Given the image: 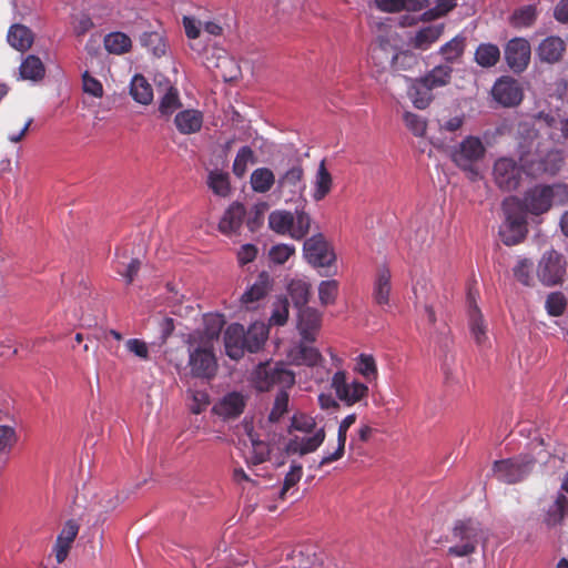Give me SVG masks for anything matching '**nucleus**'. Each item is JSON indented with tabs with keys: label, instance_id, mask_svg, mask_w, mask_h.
Listing matches in <instances>:
<instances>
[{
	"label": "nucleus",
	"instance_id": "c03bdc74",
	"mask_svg": "<svg viewBox=\"0 0 568 568\" xmlns=\"http://www.w3.org/2000/svg\"><path fill=\"white\" fill-rule=\"evenodd\" d=\"M500 59V50L494 43H480L475 51V61L481 68H491Z\"/></svg>",
	"mask_w": 568,
	"mask_h": 568
},
{
	"label": "nucleus",
	"instance_id": "c9c22d12",
	"mask_svg": "<svg viewBox=\"0 0 568 568\" xmlns=\"http://www.w3.org/2000/svg\"><path fill=\"white\" fill-rule=\"evenodd\" d=\"M268 329L263 323H254L245 332V346L250 353L258 352L265 344Z\"/></svg>",
	"mask_w": 568,
	"mask_h": 568
},
{
	"label": "nucleus",
	"instance_id": "6ab92c4d",
	"mask_svg": "<svg viewBox=\"0 0 568 568\" xmlns=\"http://www.w3.org/2000/svg\"><path fill=\"white\" fill-rule=\"evenodd\" d=\"M322 324V314L312 307H304L298 310V324L300 334L305 342L313 343L316 339V333Z\"/></svg>",
	"mask_w": 568,
	"mask_h": 568
},
{
	"label": "nucleus",
	"instance_id": "2f4dec72",
	"mask_svg": "<svg viewBox=\"0 0 568 568\" xmlns=\"http://www.w3.org/2000/svg\"><path fill=\"white\" fill-rule=\"evenodd\" d=\"M453 68L447 64H440L432 69L426 75L419 78L420 82L427 85V89L434 90L449 83Z\"/></svg>",
	"mask_w": 568,
	"mask_h": 568
},
{
	"label": "nucleus",
	"instance_id": "f03ea898",
	"mask_svg": "<svg viewBox=\"0 0 568 568\" xmlns=\"http://www.w3.org/2000/svg\"><path fill=\"white\" fill-rule=\"evenodd\" d=\"M524 213L540 215L548 212L552 202L565 205L568 203V186L565 184L536 185L525 192L519 200Z\"/></svg>",
	"mask_w": 568,
	"mask_h": 568
},
{
	"label": "nucleus",
	"instance_id": "1a4fd4ad",
	"mask_svg": "<svg viewBox=\"0 0 568 568\" xmlns=\"http://www.w3.org/2000/svg\"><path fill=\"white\" fill-rule=\"evenodd\" d=\"M566 267L567 262L564 255L550 250L541 256L537 267V276L544 285L555 286L562 282Z\"/></svg>",
	"mask_w": 568,
	"mask_h": 568
},
{
	"label": "nucleus",
	"instance_id": "0eeeda50",
	"mask_svg": "<svg viewBox=\"0 0 568 568\" xmlns=\"http://www.w3.org/2000/svg\"><path fill=\"white\" fill-rule=\"evenodd\" d=\"M303 253L305 260L312 266L325 270L324 272H321V275H332L331 267L336 261V255L333 247L322 233H317L305 240Z\"/></svg>",
	"mask_w": 568,
	"mask_h": 568
},
{
	"label": "nucleus",
	"instance_id": "3c124183",
	"mask_svg": "<svg viewBox=\"0 0 568 568\" xmlns=\"http://www.w3.org/2000/svg\"><path fill=\"white\" fill-rule=\"evenodd\" d=\"M442 28L440 27H426L420 29L414 37L412 43L414 48L426 50L428 49L434 42H436L440 34H442Z\"/></svg>",
	"mask_w": 568,
	"mask_h": 568
},
{
	"label": "nucleus",
	"instance_id": "f8f14e48",
	"mask_svg": "<svg viewBox=\"0 0 568 568\" xmlns=\"http://www.w3.org/2000/svg\"><path fill=\"white\" fill-rule=\"evenodd\" d=\"M504 54L508 67L515 73H521L530 62V43L524 38L510 39L505 47Z\"/></svg>",
	"mask_w": 568,
	"mask_h": 568
},
{
	"label": "nucleus",
	"instance_id": "4d7b16f0",
	"mask_svg": "<svg viewBox=\"0 0 568 568\" xmlns=\"http://www.w3.org/2000/svg\"><path fill=\"white\" fill-rule=\"evenodd\" d=\"M225 325L224 315L222 314H206L204 316V336L212 341L220 336Z\"/></svg>",
	"mask_w": 568,
	"mask_h": 568
},
{
	"label": "nucleus",
	"instance_id": "a878e982",
	"mask_svg": "<svg viewBox=\"0 0 568 568\" xmlns=\"http://www.w3.org/2000/svg\"><path fill=\"white\" fill-rule=\"evenodd\" d=\"M355 422H356V414L353 413V414L347 415L339 423L338 430H337V448L334 453L325 455L321 459L318 467H323L333 462H336L344 456L345 443H346V438H347V430Z\"/></svg>",
	"mask_w": 568,
	"mask_h": 568
},
{
	"label": "nucleus",
	"instance_id": "473e14b6",
	"mask_svg": "<svg viewBox=\"0 0 568 568\" xmlns=\"http://www.w3.org/2000/svg\"><path fill=\"white\" fill-rule=\"evenodd\" d=\"M139 40L140 44L155 58H161L166 53V41L163 34L158 31H144L140 34Z\"/></svg>",
	"mask_w": 568,
	"mask_h": 568
},
{
	"label": "nucleus",
	"instance_id": "b1692460",
	"mask_svg": "<svg viewBox=\"0 0 568 568\" xmlns=\"http://www.w3.org/2000/svg\"><path fill=\"white\" fill-rule=\"evenodd\" d=\"M203 119V113L201 111L186 109L176 113L174 124L181 134L190 135L201 131Z\"/></svg>",
	"mask_w": 568,
	"mask_h": 568
},
{
	"label": "nucleus",
	"instance_id": "423d86ee",
	"mask_svg": "<svg viewBox=\"0 0 568 568\" xmlns=\"http://www.w3.org/2000/svg\"><path fill=\"white\" fill-rule=\"evenodd\" d=\"M486 154V148L478 136L468 135L450 152L454 164L464 172L478 175L476 163Z\"/></svg>",
	"mask_w": 568,
	"mask_h": 568
},
{
	"label": "nucleus",
	"instance_id": "a18cd8bd",
	"mask_svg": "<svg viewBox=\"0 0 568 568\" xmlns=\"http://www.w3.org/2000/svg\"><path fill=\"white\" fill-rule=\"evenodd\" d=\"M538 17L536 4H526L517 8L510 16V24L515 28H529Z\"/></svg>",
	"mask_w": 568,
	"mask_h": 568
},
{
	"label": "nucleus",
	"instance_id": "a211bd4d",
	"mask_svg": "<svg viewBox=\"0 0 568 568\" xmlns=\"http://www.w3.org/2000/svg\"><path fill=\"white\" fill-rule=\"evenodd\" d=\"M247 397L240 392L225 394L214 406V412L224 419H235L246 406Z\"/></svg>",
	"mask_w": 568,
	"mask_h": 568
},
{
	"label": "nucleus",
	"instance_id": "052dcab7",
	"mask_svg": "<svg viewBox=\"0 0 568 568\" xmlns=\"http://www.w3.org/2000/svg\"><path fill=\"white\" fill-rule=\"evenodd\" d=\"M406 128L417 138H423L427 131V121L422 115L413 112H405L403 115Z\"/></svg>",
	"mask_w": 568,
	"mask_h": 568
},
{
	"label": "nucleus",
	"instance_id": "58836bf2",
	"mask_svg": "<svg viewBox=\"0 0 568 568\" xmlns=\"http://www.w3.org/2000/svg\"><path fill=\"white\" fill-rule=\"evenodd\" d=\"M466 49V37L457 34L440 47L439 53L448 63L459 62Z\"/></svg>",
	"mask_w": 568,
	"mask_h": 568
},
{
	"label": "nucleus",
	"instance_id": "8fccbe9b",
	"mask_svg": "<svg viewBox=\"0 0 568 568\" xmlns=\"http://www.w3.org/2000/svg\"><path fill=\"white\" fill-rule=\"evenodd\" d=\"M293 225L290 233V236L296 241H301L306 237L311 230L312 219L307 212L302 210H296L293 213Z\"/></svg>",
	"mask_w": 568,
	"mask_h": 568
},
{
	"label": "nucleus",
	"instance_id": "e2e57ef3",
	"mask_svg": "<svg viewBox=\"0 0 568 568\" xmlns=\"http://www.w3.org/2000/svg\"><path fill=\"white\" fill-rule=\"evenodd\" d=\"M357 371L367 381L375 379L377 377V366L375 358L368 354H361L357 357Z\"/></svg>",
	"mask_w": 568,
	"mask_h": 568
},
{
	"label": "nucleus",
	"instance_id": "338daca9",
	"mask_svg": "<svg viewBox=\"0 0 568 568\" xmlns=\"http://www.w3.org/2000/svg\"><path fill=\"white\" fill-rule=\"evenodd\" d=\"M295 253V246L290 244H277L270 250V258L275 264H284Z\"/></svg>",
	"mask_w": 568,
	"mask_h": 568
},
{
	"label": "nucleus",
	"instance_id": "393cba45",
	"mask_svg": "<svg viewBox=\"0 0 568 568\" xmlns=\"http://www.w3.org/2000/svg\"><path fill=\"white\" fill-rule=\"evenodd\" d=\"M245 213V207L242 203L235 202L231 204L219 223V230L226 235L235 233L241 227Z\"/></svg>",
	"mask_w": 568,
	"mask_h": 568
},
{
	"label": "nucleus",
	"instance_id": "f257e3e1",
	"mask_svg": "<svg viewBox=\"0 0 568 568\" xmlns=\"http://www.w3.org/2000/svg\"><path fill=\"white\" fill-rule=\"evenodd\" d=\"M519 133L524 136L519 142L518 152L519 159L524 168H527L531 174H556L564 164L562 152L559 150H550L546 156L538 161L537 166L535 163L527 159L532 149V141L537 138V130L528 124H520Z\"/></svg>",
	"mask_w": 568,
	"mask_h": 568
},
{
	"label": "nucleus",
	"instance_id": "2eb2a0df",
	"mask_svg": "<svg viewBox=\"0 0 568 568\" xmlns=\"http://www.w3.org/2000/svg\"><path fill=\"white\" fill-rule=\"evenodd\" d=\"M276 185L280 193H288L292 197L301 195L306 189L303 165L295 161L291 168L278 175Z\"/></svg>",
	"mask_w": 568,
	"mask_h": 568
},
{
	"label": "nucleus",
	"instance_id": "f3484780",
	"mask_svg": "<svg viewBox=\"0 0 568 568\" xmlns=\"http://www.w3.org/2000/svg\"><path fill=\"white\" fill-rule=\"evenodd\" d=\"M325 437L324 427L316 429L312 436H294L286 443L285 452L288 455L297 454L300 456L314 453L324 443Z\"/></svg>",
	"mask_w": 568,
	"mask_h": 568
},
{
	"label": "nucleus",
	"instance_id": "9d476101",
	"mask_svg": "<svg viewBox=\"0 0 568 568\" xmlns=\"http://www.w3.org/2000/svg\"><path fill=\"white\" fill-rule=\"evenodd\" d=\"M331 386L337 398L347 406L361 402L368 395L367 385L356 379L348 381L346 373L343 371H338L333 375Z\"/></svg>",
	"mask_w": 568,
	"mask_h": 568
},
{
	"label": "nucleus",
	"instance_id": "de8ad7c7",
	"mask_svg": "<svg viewBox=\"0 0 568 568\" xmlns=\"http://www.w3.org/2000/svg\"><path fill=\"white\" fill-rule=\"evenodd\" d=\"M432 91L419 79H415L409 87L408 95L415 108L424 110L433 100Z\"/></svg>",
	"mask_w": 568,
	"mask_h": 568
},
{
	"label": "nucleus",
	"instance_id": "37998d69",
	"mask_svg": "<svg viewBox=\"0 0 568 568\" xmlns=\"http://www.w3.org/2000/svg\"><path fill=\"white\" fill-rule=\"evenodd\" d=\"M293 213L285 210H276L268 215V226L281 235H290L293 225Z\"/></svg>",
	"mask_w": 568,
	"mask_h": 568
},
{
	"label": "nucleus",
	"instance_id": "0e129e2a",
	"mask_svg": "<svg viewBox=\"0 0 568 568\" xmlns=\"http://www.w3.org/2000/svg\"><path fill=\"white\" fill-rule=\"evenodd\" d=\"M303 468L298 464L291 465L290 471L285 475L283 486L278 497L284 500L288 490L294 487L302 478Z\"/></svg>",
	"mask_w": 568,
	"mask_h": 568
},
{
	"label": "nucleus",
	"instance_id": "c756f323",
	"mask_svg": "<svg viewBox=\"0 0 568 568\" xmlns=\"http://www.w3.org/2000/svg\"><path fill=\"white\" fill-rule=\"evenodd\" d=\"M9 44L18 51H27L33 43L32 31L22 24H13L10 27L7 36Z\"/></svg>",
	"mask_w": 568,
	"mask_h": 568
},
{
	"label": "nucleus",
	"instance_id": "13d9d810",
	"mask_svg": "<svg viewBox=\"0 0 568 568\" xmlns=\"http://www.w3.org/2000/svg\"><path fill=\"white\" fill-rule=\"evenodd\" d=\"M338 295V282L335 280L322 281L318 285V298L323 306L332 305Z\"/></svg>",
	"mask_w": 568,
	"mask_h": 568
},
{
	"label": "nucleus",
	"instance_id": "49530a36",
	"mask_svg": "<svg viewBox=\"0 0 568 568\" xmlns=\"http://www.w3.org/2000/svg\"><path fill=\"white\" fill-rule=\"evenodd\" d=\"M251 439V450L245 456L246 464L248 466H256L270 458L271 448L270 445L263 440L255 438L252 434H250Z\"/></svg>",
	"mask_w": 568,
	"mask_h": 568
},
{
	"label": "nucleus",
	"instance_id": "72a5a7b5",
	"mask_svg": "<svg viewBox=\"0 0 568 568\" xmlns=\"http://www.w3.org/2000/svg\"><path fill=\"white\" fill-rule=\"evenodd\" d=\"M287 292L293 301L294 307L302 310L307 307L311 295V285L301 278L292 280L287 285Z\"/></svg>",
	"mask_w": 568,
	"mask_h": 568
},
{
	"label": "nucleus",
	"instance_id": "bf43d9fd",
	"mask_svg": "<svg viewBox=\"0 0 568 568\" xmlns=\"http://www.w3.org/2000/svg\"><path fill=\"white\" fill-rule=\"evenodd\" d=\"M287 388L280 389L277 393L268 419L272 423L278 422L288 412L290 395Z\"/></svg>",
	"mask_w": 568,
	"mask_h": 568
},
{
	"label": "nucleus",
	"instance_id": "ea45409f",
	"mask_svg": "<svg viewBox=\"0 0 568 568\" xmlns=\"http://www.w3.org/2000/svg\"><path fill=\"white\" fill-rule=\"evenodd\" d=\"M20 77L23 80L38 81L44 77L45 68L41 59L29 54L20 64Z\"/></svg>",
	"mask_w": 568,
	"mask_h": 568
},
{
	"label": "nucleus",
	"instance_id": "dca6fc26",
	"mask_svg": "<svg viewBox=\"0 0 568 568\" xmlns=\"http://www.w3.org/2000/svg\"><path fill=\"white\" fill-rule=\"evenodd\" d=\"M189 365L193 376L206 379L214 377L217 368L212 351L201 347L190 354Z\"/></svg>",
	"mask_w": 568,
	"mask_h": 568
},
{
	"label": "nucleus",
	"instance_id": "09e8293b",
	"mask_svg": "<svg viewBox=\"0 0 568 568\" xmlns=\"http://www.w3.org/2000/svg\"><path fill=\"white\" fill-rule=\"evenodd\" d=\"M310 342L302 339L296 348L294 361L297 365L315 366L322 361V355Z\"/></svg>",
	"mask_w": 568,
	"mask_h": 568
},
{
	"label": "nucleus",
	"instance_id": "4468645a",
	"mask_svg": "<svg viewBox=\"0 0 568 568\" xmlns=\"http://www.w3.org/2000/svg\"><path fill=\"white\" fill-rule=\"evenodd\" d=\"M491 94L505 108L518 105L524 98L521 85L516 79L510 77L499 78L491 89Z\"/></svg>",
	"mask_w": 568,
	"mask_h": 568
},
{
	"label": "nucleus",
	"instance_id": "c85d7f7f",
	"mask_svg": "<svg viewBox=\"0 0 568 568\" xmlns=\"http://www.w3.org/2000/svg\"><path fill=\"white\" fill-rule=\"evenodd\" d=\"M566 516H568V498L559 494L546 510L544 523L548 528H552L561 525Z\"/></svg>",
	"mask_w": 568,
	"mask_h": 568
},
{
	"label": "nucleus",
	"instance_id": "6e6d98bb",
	"mask_svg": "<svg viewBox=\"0 0 568 568\" xmlns=\"http://www.w3.org/2000/svg\"><path fill=\"white\" fill-rule=\"evenodd\" d=\"M290 313V303L286 296H278L273 303L270 325L283 326L286 324Z\"/></svg>",
	"mask_w": 568,
	"mask_h": 568
},
{
	"label": "nucleus",
	"instance_id": "4be33fe9",
	"mask_svg": "<svg viewBox=\"0 0 568 568\" xmlns=\"http://www.w3.org/2000/svg\"><path fill=\"white\" fill-rule=\"evenodd\" d=\"M273 283L274 281L267 272H261L255 282L242 294V304L248 308L251 304L264 298L271 292Z\"/></svg>",
	"mask_w": 568,
	"mask_h": 568
},
{
	"label": "nucleus",
	"instance_id": "69168bd1",
	"mask_svg": "<svg viewBox=\"0 0 568 568\" xmlns=\"http://www.w3.org/2000/svg\"><path fill=\"white\" fill-rule=\"evenodd\" d=\"M290 428L305 434H311L316 430V422L313 417L306 414H295L292 417Z\"/></svg>",
	"mask_w": 568,
	"mask_h": 568
},
{
	"label": "nucleus",
	"instance_id": "6e6552de",
	"mask_svg": "<svg viewBox=\"0 0 568 568\" xmlns=\"http://www.w3.org/2000/svg\"><path fill=\"white\" fill-rule=\"evenodd\" d=\"M536 463L531 454H520L514 458L497 460L494 464L496 477L506 484H516L526 478Z\"/></svg>",
	"mask_w": 568,
	"mask_h": 568
},
{
	"label": "nucleus",
	"instance_id": "aec40b11",
	"mask_svg": "<svg viewBox=\"0 0 568 568\" xmlns=\"http://www.w3.org/2000/svg\"><path fill=\"white\" fill-rule=\"evenodd\" d=\"M224 346L226 355L232 359H240L244 356L245 331L244 326L237 323L231 324L224 333Z\"/></svg>",
	"mask_w": 568,
	"mask_h": 568
},
{
	"label": "nucleus",
	"instance_id": "5fc2aeb1",
	"mask_svg": "<svg viewBox=\"0 0 568 568\" xmlns=\"http://www.w3.org/2000/svg\"><path fill=\"white\" fill-rule=\"evenodd\" d=\"M207 185L220 196H226L231 191L229 174L219 170L209 173Z\"/></svg>",
	"mask_w": 568,
	"mask_h": 568
},
{
	"label": "nucleus",
	"instance_id": "9b49d317",
	"mask_svg": "<svg viewBox=\"0 0 568 568\" xmlns=\"http://www.w3.org/2000/svg\"><path fill=\"white\" fill-rule=\"evenodd\" d=\"M493 176L501 191L510 192L520 185L523 170L514 159L500 158L494 163Z\"/></svg>",
	"mask_w": 568,
	"mask_h": 568
},
{
	"label": "nucleus",
	"instance_id": "f704fd0d",
	"mask_svg": "<svg viewBox=\"0 0 568 568\" xmlns=\"http://www.w3.org/2000/svg\"><path fill=\"white\" fill-rule=\"evenodd\" d=\"M375 4L384 12L419 11L426 7V0H375Z\"/></svg>",
	"mask_w": 568,
	"mask_h": 568
},
{
	"label": "nucleus",
	"instance_id": "39448f33",
	"mask_svg": "<svg viewBox=\"0 0 568 568\" xmlns=\"http://www.w3.org/2000/svg\"><path fill=\"white\" fill-rule=\"evenodd\" d=\"M480 524L474 519H462L454 524L450 541L454 542L447 550L449 556L467 557L474 554L481 539Z\"/></svg>",
	"mask_w": 568,
	"mask_h": 568
},
{
	"label": "nucleus",
	"instance_id": "79ce46f5",
	"mask_svg": "<svg viewBox=\"0 0 568 568\" xmlns=\"http://www.w3.org/2000/svg\"><path fill=\"white\" fill-rule=\"evenodd\" d=\"M130 93L134 101L141 104H150L153 100V91L150 83L141 74H135L131 81Z\"/></svg>",
	"mask_w": 568,
	"mask_h": 568
},
{
	"label": "nucleus",
	"instance_id": "ddd939ff",
	"mask_svg": "<svg viewBox=\"0 0 568 568\" xmlns=\"http://www.w3.org/2000/svg\"><path fill=\"white\" fill-rule=\"evenodd\" d=\"M371 57L374 63L381 67H384V62H390L395 70H409L418 63L417 55L410 51H402L390 55L387 43L374 47Z\"/></svg>",
	"mask_w": 568,
	"mask_h": 568
},
{
	"label": "nucleus",
	"instance_id": "e433bc0d",
	"mask_svg": "<svg viewBox=\"0 0 568 568\" xmlns=\"http://www.w3.org/2000/svg\"><path fill=\"white\" fill-rule=\"evenodd\" d=\"M250 183L254 192L266 193L276 183L275 174L268 168H257L252 172Z\"/></svg>",
	"mask_w": 568,
	"mask_h": 568
},
{
	"label": "nucleus",
	"instance_id": "5701e85b",
	"mask_svg": "<svg viewBox=\"0 0 568 568\" xmlns=\"http://www.w3.org/2000/svg\"><path fill=\"white\" fill-rule=\"evenodd\" d=\"M537 55L542 62L557 63L566 52V43L560 37L549 36L537 48Z\"/></svg>",
	"mask_w": 568,
	"mask_h": 568
},
{
	"label": "nucleus",
	"instance_id": "cd10ccee",
	"mask_svg": "<svg viewBox=\"0 0 568 568\" xmlns=\"http://www.w3.org/2000/svg\"><path fill=\"white\" fill-rule=\"evenodd\" d=\"M180 108H182V102L179 90L168 82L163 94L160 97L158 112L161 118L169 119Z\"/></svg>",
	"mask_w": 568,
	"mask_h": 568
},
{
	"label": "nucleus",
	"instance_id": "4c0bfd02",
	"mask_svg": "<svg viewBox=\"0 0 568 568\" xmlns=\"http://www.w3.org/2000/svg\"><path fill=\"white\" fill-rule=\"evenodd\" d=\"M332 185V175L326 169L325 160H322L315 175L313 199L323 200L331 192Z\"/></svg>",
	"mask_w": 568,
	"mask_h": 568
},
{
	"label": "nucleus",
	"instance_id": "680f3d73",
	"mask_svg": "<svg viewBox=\"0 0 568 568\" xmlns=\"http://www.w3.org/2000/svg\"><path fill=\"white\" fill-rule=\"evenodd\" d=\"M567 306V300L561 292H552L546 298V311L550 316H560Z\"/></svg>",
	"mask_w": 568,
	"mask_h": 568
},
{
	"label": "nucleus",
	"instance_id": "774afa93",
	"mask_svg": "<svg viewBox=\"0 0 568 568\" xmlns=\"http://www.w3.org/2000/svg\"><path fill=\"white\" fill-rule=\"evenodd\" d=\"M532 262L528 258L520 260L514 267L515 277L524 285L529 286L531 284V270Z\"/></svg>",
	"mask_w": 568,
	"mask_h": 568
},
{
	"label": "nucleus",
	"instance_id": "603ef678",
	"mask_svg": "<svg viewBox=\"0 0 568 568\" xmlns=\"http://www.w3.org/2000/svg\"><path fill=\"white\" fill-rule=\"evenodd\" d=\"M255 154L251 146L244 145L239 151L234 159L232 171L235 176L243 178L246 173L247 165L255 163Z\"/></svg>",
	"mask_w": 568,
	"mask_h": 568
},
{
	"label": "nucleus",
	"instance_id": "7c9ffc66",
	"mask_svg": "<svg viewBox=\"0 0 568 568\" xmlns=\"http://www.w3.org/2000/svg\"><path fill=\"white\" fill-rule=\"evenodd\" d=\"M469 328L470 333L478 345L485 344L487 341V326L478 306L469 303L468 308Z\"/></svg>",
	"mask_w": 568,
	"mask_h": 568
},
{
	"label": "nucleus",
	"instance_id": "a19ab883",
	"mask_svg": "<svg viewBox=\"0 0 568 568\" xmlns=\"http://www.w3.org/2000/svg\"><path fill=\"white\" fill-rule=\"evenodd\" d=\"M103 44L109 53L118 55L129 52L132 48L130 37L120 31L106 34L104 37Z\"/></svg>",
	"mask_w": 568,
	"mask_h": 568
},
{
	"label": "nucleus",
	"instance_id": "864d4df0",
	"mask_svg": "<svg viewBox=\"0 0 568 568\" xmlns=\"http://www.w3.org/2000/svg\"><path fill=\"white\" fill-rule=\"evenodd\" d=\"M140 266L141 262L139 258H131V261L126 264L124 261H121L120 251H115L114 270L119 275L125 278L126 284H131L134 281Z\"/></svg>",
	"mask_w": 568,
	"mask_h": 568
},
{
	"label": "nucleus",
	"instance_id": "bb28decb",
	"mask_svg": "<svg viewBox=\"0 0 568 568\" xmlns=\"http://www.w3.org/2000/svg\"><path fill=\"white\" fill-rule=\"evenodd\" d=\"M390 290V272L386 266L379 267L373 287L374 302L379 306L388 305Z\"/></svg>",
	"mask_w": 568,
	"mask_h": 568
},
{
	"label": "nucleus",
	"instance_id": "7ed1b4c3",
	"mask_svg": "<svg viewBox=\"0 0 568 568\" xmlns=\"http://www.w3.org/2000/svg\"><path fill=\"white\" fill-rule=\"evenodd\" d=\"M505 222L500 229V237L505 245L513 246L524 241L527 235V219L519 199L510 196L504 200Z\"/></svg>",
	"mask_w": 568,
	"mask_h": 568
},
{
	"label": "nucleus",
	"instance_id": "20e7f679",
	"mask_svg": "<svg viewBox=\"0 0 568 568\" xmlns=\"http://www.w3.org/2000/svg\"><path fill=\"white\" fill-rule=\"evenodd\" d=\"M252 383L260 392H267L274 386L281 389L295 384V373L282 362L260 363L252 373Z\"/></svg>",
	"mask_w": 568,
	"mask_h": 568
},
{
	"label": "nucleus",
	"instance_id": "412c9836",
	"mask_svg": "<svg viewBox=\"0 0 568 568\" xmlns=\"http://www.w3.org/2000/svg\"><path fill=\"white\" fill-rule=\"evenodd\" d=\"M78 532L79 526L73 520H68L64 524L53 547V552L58 564H62L67 559Z\"/></svg>",
	"mask_w": 568,
	"mask_h": 568
}]
</instances>
